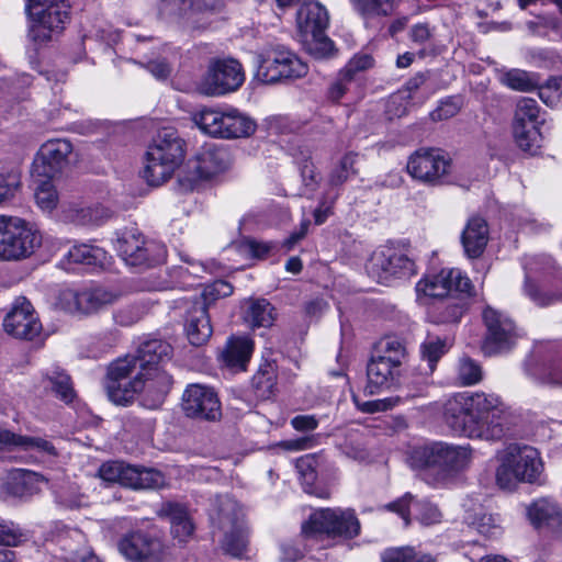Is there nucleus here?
Wrapping results in <instances>:
<instances>
[{"instance_id": "1", "label": "nucleus", "mask_w": 562, "mask_h": 562, "mask_svg": "<svg viewBox=\"0 0 562 562\" xmlns=\"http://www.w3.org/2000/svg\"><path fill=\"white\" fill-rule=\"evenodd\" d=\"M506 408L495 394L462 393L448 401L447 425L458 435L471 439L498 440L504 436Z\"/></svg>"}, {"instance_id": "2", "label": "nucleus", "mask_w": 562, "mask_h": 562, "mask_svg": "<svg viewBox=\"0 0 562 562\" xmlns=\"http://www.w3.org/2000/svg\"><path fill=\"white\" fill-rule=\"evenodd\" d=\"M474 460L470 445L432 441L415 447L407 459L409 467L419 472L430 485H445L468 471Z\"/></svg>"}, {"instance_id": "3", "label": "nucleus", "mask_w": 562, "mask_h": 562, "mask_svg": "<svg viewBox=\"0 0 562 562\" xmlns=\"http://www.w3.org/2000/svg\"><path fill=\"white\" fill-rule=\"evenodd\" d=\"M172 351L171 346L162 340L153 339L143 342L136 355H128L112 362L108 370L106 393L111 402L126 405L140 387L139 371L165 359Z\"/></svg>"}, {"instance_id": "4", "label": "nucleus", "mask_w": 562, "mask_h": 562, "mask_svg": "<svg viewBox=\"0 0 562 562\" xmlns=\"http://www.w3.org/2000/svg\"><path fill=\"white\" fill-rule=\"evenodd\" d=\"M496 483L503 490H515L520 483H541L543 462L537 449L512 443L497 454Z\"/></svg>"}, {"instance_id": "5", "label": "nucleus", "mask_w": 562, "mask_h": 562, "mask_svg": "<svg viewBox=\"0 0 562 562\" xmlns=\"http://www.w3.org/2000/svg\"><path fill=\"white\" fill-rule=\"evenodd\" d=\"M184 140L173 127H162L149 144L144 178L151 186H159L171 178L184 159Z\"/></svg>"}, {"instance_id": "6", "label": "nucleus", "mask_w": 562, "mask_h": 562, "mask_svg": "<svg viewBox=\"0 0 562 562\" xmlns=\"http://www.w3.org/2000/svg\"><path fill=\"white\" fill-rule=\"evenodd\" d=\"M524 294L537 306L562 302V270L546 255L530 256L524 263Z\"/></svg>"}, {"instance_id": "7", "label": "nucleus", "mask_w": 562, "mask_h": 562, "mask_svg": "<svg viewBox=\"0 0 562 562\" xmlns=\"http://www.w3.org/2000/svg\"><path fill=\"white\" fill-rule=\"evenodd\" d=\"M192 120L204 134L224 139L249 137L257 128L252 119L233 108H203Z\"/></svg>"}, {"instance_id": "8", "label": "nucleus", "mask_w": 562, "mask_h": 562, "mask_svg": "<svg viewBox=\"0 0 562 562\" xmlns=\"http://www.w3.org/2000/svg\"><path fill=\"white\" fill-rule=\"evenodd\" d=\"M329 14L325 5L317 0H303L295 13V27L301 40L308 45L317 57L333 52L334 44L326 35Z\"/></svg>"}, {"instance_id": "9", "label": "nucleus", "mask_w": 562, "mask_h": 562, "mask_svg": "<svg viewBox=\"0 0 562 562\" xmlns=\"http://www.w3.org/2000/svg\"><path fill=\"white\" fill-rule=\"evenodd\" d=\"M245 71L235 58H212L196 82L199 93L221 97L237 91L245 82Z\"/></svg>"}, {"instance_id": "10", "label": "nucleus", "mask_w": 562, "mask_h": 562, "mask_svg": "<svg viewBox=\"0 0 562 562\" xmlns=\"http://www.w3.org/2000/svg\"><path fill=\"white\" fill-rule=\"evenodd\" d=\"M452 161L440 148L422 147L407 159V173L419 183L430 187L441 186L451 173Z\"/></svg>"}, {"instance_id": "11", "label": "nucleus", "mask_w": 562, "mask_h": 562, "mask_svg": "<svg viewBox=\"0 0 562 562\" xmlns=\"http://www.w3.org/2000/svg\"><path fill=\"white\" fill-rule=\"evenodd\" d=\"M1 260H21L30 257L42 245L41 232L16 216L4 215Z\"/></svg>"}, {"instance_id": "12", "label": "nucleus", "mask_w": 562, "mask_h": 562, "mask_svg": "<svg viewBox=\"0 0 562 562\" xmlns=\"http://www.w3.org/2000/svg\"><path fill=\"white\" fill-rule=\"evenodd\" d=\"M256 64V78L263 83L302 78L308 70L305 63L283 47L271 48L257 55Z\"/></svg>"}, {"instance_id": "13", "label": "nucleus", "mask_w": 562, "mask_h": 562, "mask_svg": "<svg viewBox=\"0 0 562 562\" xmlns=\"http://www.w3.org/2000/svg\"><path fill=\"white\" fill-rule=\"evenodd\" d=\"M366 268L373 279L383 284L416 273L414 261L403 250L389 245L375 249Z\"/></svg>"}, {"instance_id": "14", "label": "nucleus", "mask_w": 562, "mask_h": 562, "mask_svg": "<svg viewBox=\"0 0 562 562\" xmlns=\"http://www.w3.org/2000/svg\"><path fill=\"white\" fill-rule=\"evenodd\" d=\"M416 294L419 302L427 299L454 297V295H472L471 280L459 269H442L436 274H429L416 284Z\"/></svg>"}, {"instance_id": "15", "label": "nucleus", "mask_w": 562, "mask_h": 562, "mask_svg": "<svg viewBox=\"0 0 562 562\" xmlns=\"http://www.w3.org/2000/svg\"><path fill=\"white\" fill-rule=\"evenodd\" d=\"M114 247L127 266H151L164 260L162 247L146 243L137 227H125L119 231Z\"/></svg>"}, {"instance_id": "16", "label": "nucleus", "mask_w": 562, "mask_h": 562, "mask_svg": "<svg viewBox=\"0 0 562 562\" xmlns=\"http://www.w3.org/2000/svg\"><path fill=\"white\" fill-rule=\"evenodd\" d=\"M538 102L531 98H519L513 120V133L517 145L525 151L535 153L540 146V125L543 123Z\"/></svg>"}, {"instance_id": "17", "label": "nucleus", "mask_w": 562, "mask_h": 562, "mask_svg": "<svg viewBox=\"0 0 562 562\" xmlns=\"http://www.w3.org/2000/svg\"><path fill=\"white\" fill-rule=\"evenodd\" d=\"M360 524L352 510L340 508H326L314 512L310 519L303 524L302 532L306 537L326 535L357 536Z\"/></svg>"}, {"instance_id": "18", "label": "nucleus", "mask_w": 562, "mask_h": 562, "mask_svg": "<svg viewBox=\"0 0 562 562\" xmlns=\"http://www.w3.org/2000/svg\"><path fill=\"white\" fill-rule=\"evenodd\" d=\"M482 317L486 326L482 350L486 356L507 351L516 344L518 335L513 321L508 316L491 306H486Z\"/></svg>"}, {"instance_id": "19", "label": "nucleus", "mask_w": 562, "mask_h": 562, "mask_svg": "<svg viewBox=\"0 0 562 562\" xmlns=\"http://www.w3.org/2000/svg\"><path fill=\"white\" fill-rule=\"evenodd\" d=\"M120 295L119 291L101 286L82 291L65 290L60 294V305L74 315H91L116 302Z\"/></svg>"}, {"instance_id": "20", "label": "nucleus", "mask_w": 562, "mask_h": 562, "mask_svg": "<svg viewBox=\"0 0 562 562\" xmlns=\"http://www.w3.org/2000/svg\"><path fill=\"white\" fill-rule=\"evenodd\" d=\"M72 149V144L66 138L48 139L40 147L33 160L32 176L55 178L68 166Z\"/></svg>"}, {"instance_id": "21", "label": "nucleus", "mask_w": 562, "mask_h": 562, "mask_svg": "<svg viewBox=\"0 0 562 562\" xmlns=\"http://www.w3.org/2000/svg\"><path fill=\"white\" fill-rule=\"evenodd\" d=\"M119 552L132 562H161L165 546L160 539L143 531L124 535L117 542Z\"/></svg>"}, {"instance_id": "22", "label": "nucleus", "mask_w": 562, "mask_h": 562, "mask_svg": "<svg viewBox=\"0 0 562 562\" xmlns=\"http://www.w3.org/2000/svg\"><path fill=\"white\" fill-rule=\"evenodd\" d=\"M169 360L170 358L155 364H149L148 368L139 371V382L142 385L138 392L143 393V404L148 408L159 407L170 391L172 384L171 376L162 369V364Z\"/></svg>"}, {"instance_id": "23", "label": "nucleus", "mask_w": 562, "mask_h": 562, "mask_svg": "<svg viewBox=\"0 0 562 562\" xmlns=\"http://www.w3.org/2000/svg\"><path fill=\"white\" fill-rule=\"evenodd\" d=\"M182 408L187 416L215 420L221 416V404L212 387L189 385L182 395Z\"/></svg>"}, {"instance_id": "24", "label": "nucleus", "mask_w": 562, "mask_h": 562, "mask_svg": "<svg viewBox=\"0 0 562 562\" xmlns=\"http://www.w3.org/2000/svg\"><path fill=\"white\" fill-rule=\"evenodd\" d=\"M3 326L10 335L29 340L35 338L42 328L32 304L25 297L16 299L13 308L4 318Z\"/></svg>"}, {"instance_id": "25", "label": "nucleus", "mask_w": 562, "mask_h": 562, "mask_svg": "<svg viewBox=\"0 0 562 562\" xmlns=\"http://www.w3.org/2000/svg\"><path fill=\"white\" fill-rule=\"evenodd\" d=\"M59 9L64 10L65 18L61 19L60 23H57L56 14L52 12L50 4L44 5V8L34 9V12H27L32 24L30 26V36L34 42L44 43L58 35L65 27V24L69 20L68 5L65 0L57 1Z\"/></svg>"}, {"instance_id": "26", "label": "nucleus", "mask_w": 562, "mask_h": 562, "mask_svg": "<svg viewBox=\"0 0 562 562\" xmlns=\"http://www.w3.org/2000/svg\"><path fill=\"white\" fill-rule=\"evenodd\" d=\"M389 510L397 513L407 526L411 519L419 520L424 525L438 522L440 513L438 508L425 499H416L407 493L400 499L386 505Z\"/></svg>"}, {"instance_id": "27", "label": "nucleus", "mask_w": 562, "mask_h": 562, "mask_svg": "<svg viewBox=\"0 0 562 562\" xmlns=\"http://www.w3.org/2000/svg\"><path fill=\"white\" fill-rule=\"evenodd\" d=\"M401 367L379 357L372 356L367 366L368 382L364 393L374 395L391 390L398 382Z\"/></svg>"}, {"instance_id": "28", "label": "nucleus", "mask_w": 562, "mask_h": 562, "mask_svg": "<svg viewBox=\"0 0 562 562\" xmlns=\"http://www.w3.org/2000/svg\"><path fill=\"white\" fill-rule=\"evenodd\" d=\"M527 516L536 529L559 532L562 528V510L560 506L549 497L533 501L527 507Z\"/></svg>"}, {"instance_id": "29", "label": "nucleus", "mask_w": 562, "mask_h": 562, "mask_svg": "<svg viewBox=\"0 0 562 562\" xmlns=\"http://www.w3.org/2000/svg\"><path fill=\"white\" fill-rule=\"evenodd\" d=\"M231 165V157L226 149L214 145L204 146L195 156L192 169L198 178L210 179Z\"/></svg>"}, {"instance_id": "30", "label": "nucleus", "mask_w": 562, "mask_h": 562, "mask_svg": "<svg viewBox=\"0 0 562 562\" xmlns=\"http://www.w3.org/2000/svg\"><path fill=\"white\" fill-rule=\"evenodd\" d=\"M213 328L210 322L206 306L199 300L193 303L186 319V334L193 346L204 345L212 336Z\"/></svg>"}, {"instance_id": "31", "label": "nucleus", "mask_w": 562, "mask_h": 562, "mask_svg": "<svg viewBox=\"0 0 562 562\" xmlns=\"http://www.w3.org/2000/svg\"><path fill=\"white\" fill-rule=\"evenodd\" d=\"M210 518L212 525L223 532L246 524L241 507L235 499L228 496L217 497L210 514Z\"/></svg>"}, {"instance_id": "32", "label": "nucleus", "mask_w": 562, "mask_h": 562, "mask_svg": "<svg viewBox=\"0 0 562 562\" xmlns=\"http://www.w3.org/2000/svg\"><path fill=\"white\" fill-rule=\"evenodd\" d=\"M45 484V477L37 472L13 469L8 474L7 490L14 496L24 497L40 492Z\"/></svg>"}, {"instance_id": "33", "label": "nucleus", "mask_w": 562, "mask_h": 562, "mask_svg": "<svg viewBox=\"0 0 562 562\" xmlns=\"http://www.w3.org/2000/svg\"><path fill=\"white\" fill-rule=\"evenodd\" d=\"M252 351L254 341L248 336H232L228 338L221 358L226 367L243 371Z\"/></svg>"}, {"instance_id": "34", "label": "nucleus", "mask_w": 562, "mask_h": 562, "mask_svg": "<svg viewBox=\"0 0 562 562\" xmlns=\"http://www.w3.org/2000/svg\"><path fill=\"white\" fill-rule=\"evenodd\" d=\"M158 515L169 519L171 533L180 542H187L193 535L194 524L183 506L176 503H165L161 505Z\"/></svg>"}, {"instance_id": "35", "label": "nucleus", "mask_w": 562, "mask_h": 562, "mask_svg": "<svg viewBox=\"0 0 562 562\" xmlns=\"http://www.w3.org/2000/svg\"><path fill=\"white\" fill-rule=\"evenodd\" d=\"M461 240L468 257H480L488 241V228L486 222L482 217L470 218L463 229Z\"/></svg>"}, {"instance_id": "36", "label": "nucleus", "mask_w": 562, "mask_h": 562, "mask_svg": "<svg viewBox=\"0 0 562 562\" xmlns=\"http://www.w3.org/2000/svg\"><path fill=\"white\" fill-rule=\"evenodd\" d=\"M243 310V318L252 329L270 327L276 321V310L266 299H249Z\"/></svg>"}, {"instance_id": "37", "label": "nucleus", "mask_w": 562, "mask_h": 562, "mask_svg": "<svg viewBox=\"0 0 562 562\" xmlns=\"http://www.w3.org/2000/svg\"><path fill=\"white\" fill-rule=\"evenodd\" d=\"M64 220L78 226L99 225L110 216L101 205L83 206L72 204L63 211Z\"/></svg>"}, {"instance_id": "38", "label": "nucleus", "mask_w": 562, "mask_h": 562, "mask_svg": "<svg viewBox=\"0 0 562 562\" xmlns=\"http://www.w3.org/2000/svg\"><path fill=\"white\" fill-rule=\"evenodd\" d=\"M353 10L363 19L386 18L394 13L402 0H349Z\"/></svg>"}, {"instance_id": "39", "label": "nucleus", "mask_w": 562, "mask_h": 562, "mask_svg": "<svg viewBox=\"0 0 562 562\" xmlns=\"http://www.w3.org/2000/svg\"><path fill=\"white\" fill-rule=\"evenodd\" d=\"M249 546V530L246 524L224 531L223 550L234 558H245Z\"/></svg>"}, {"instance_id": "40", "label": "nucleus", "mask_w": 562, "mask_h": 562, "mask_svg": "<svg viewBox=\"0 0 562 562\" xmlns=\"http://www.w3.org/2000/svg\"><path fill=\"white\" fill-rule=\"evenodd\" d=\"M126 486L134 490L157 488L165 484V476L155 469L133 467L127 470Z\"/></svg>"}, {"instance_id": "41", "label": "nucleus", "mask_w": 562, "mask_h": 562, "mask_svg": "<svg viewBox=\"0 0 562 562\" xmlns=\"http://www.w3.org/2000/svg\"><path fill=\"white\" fill-rule=\"evenodd\" d=\"M67 257L74 263L101 267L106 263L108 259L104 249L87 244L75 245L69 249Z\"/></svg>"}, {"instance_id": "42", "label": "nucleus", "mask_w": 562, "mask_h": 562, "mask_svg": "<svg viewBox=\"0 0 562 562\" xmlns=\"http://www.w3.org/2000/svg\"><path fill=\"white\" fill-rule=\"evenodd\" d=\"M452 341L449 338H440L428 334L420 346V353L424 361H427L429 372L436 368L439 359L450 349Z\"/></svg>"}, {"instance_id": "43", "label": "nucleus", "mask_w": 562, "mask_h": 562, "mask_svg": "<svg viewBox=\"0 0 562 562\" xmlns=\"http://www.w3.org/2000/svg\"><path fill=\"white\" fill-rule=\"evenodd\" d=\"M362 83L361 78H355L349 74H345L341 69L336 78V80L330 85L328 89V97L333 101H339L348 94H353L355 97L360 95V87Z\"/></svg>"}, {"instance_id": "44", "label": "nucleus", "mask_w": 562, "mask_h": 562, "mask_svg": "<svg viewBox=\"0 0 562 562\" xmlns=\"http://www.w3.org/2000/svg\"><path fill=\"white\" fill-rule=\"evenodd\" d=\"M14 449L34 451L43 457H56L55 446L44 437L26 436L14 432Z\"/></svg>"}, {"instance_id": "45", "label": "nucleus", "mask_w": 562, "mask_h": 562, "mask_svg": "<svg viewBox=\"0 0 562 562\" xmlns=\"http://www.w3.org/2000/svg\"><path fill=\"white\" fill-rule=\"evenodd\" d=\"M375 356L402 367L406 358V348L398 338L385 337L379 341Z\"/></svg>"}, {"instance_id": "46", "label": "nucleus", "mask_w": 562, "mask_h": 562, "mask_svg": "<svg viewBox=\"0 0 562 562\" xmlns=\"http://www.w3.org/2000/svg\"><path fill=\"white\" fill-rule=\"evenodd\" d=\"M358 159V154H345L338 164L334 167L329 176V184L337 187L345 183L348 179L357 173L355 165Z\"/></svg>"}, {"instance_id": "47", "label": "nucleus", "mask_w": 562, "mask_h": 562, "mask_svg": "<svg viewBox=\"0 0 562 562\" xmlns=\"http://www.w3.org/2000/svg\"><path fill=\"white\" fill-rule=\"evenodd\" d=\"M56 501L66 508L76 509L89 504V498L79 487L71 483L60 486L56 492Z\"/></svg>"}, {"instance_id": "48", "label": "nucleus", "mask_w": 562, "mask_h": 562, "mask_svg": "<svg viewBox=\"0 0 562 562\" xmlns=\"http://www.w3.org/2000/svg\"><path fill=\"white\" fill-rule=\"evenodd\" d=\"M37 182L35 189L36 203L43 211L50 212L58 203L57 191L52 183V179L37 178Z\"/></svg>"}, {"instance_id": "49", "label": "nucleus", "mask_w": 562, "mask_h": 562, "mask_svg": "<svg viewBox=\"0 0 562 562\" xmlns=\"http://www.w3.org/2000/svg\"><path fill=\"white\" fill-rule=\"evenodd\" d=\"M499 81L518 91H530L537 87V82L531 79L528 72L520 69H510L499 75Z\"/></svg>"}, {"instance_id": "50", "label": "nucleus", "mask_w": 562, "mask_h": 562, "mask_svg": "<svg viewBox=\"0 0 562 562\" xmlns=\"http://www.w3.org/2000/svg\"><path fill=\"white\" fill-rule=\"evenodd\" d=\"M132 465L125 464L121 461H109L103 463L99 469L100 477L109 483H119L126 486L125 477H130L127 470H131Z\"/></svg>"}, {"instance_id": "51", "label": "nucleus", "mask_w": 562, "mask_h": 562, "mask_svg": "<svg viewBox=\"0 0 562 562\" xmlns=\"http://www.w3.org/2000/svg\"><path fill=\"white\" fill-rule=\"evenodd\" d=\"M382 562H435L430 555L417 557L413 548L389 549L382 554Z\"/></svg>"}, {"instance_id": "52", "label": "nucleus", "mask_w": 562, "mask_h": 562, "mask_svg": "<svg viewBox=\"0 0 562 562\" xmlns=\"http://www.w3.org/2000/svg\"><path fill=\"white\" fill-rule=\"evenodd\" d=\"M458 379L462 385H472L482 380L481 367L470 358H461L458 366Z\"/></svg>"}, {"instance_id": "53", "label": "nucleus", "mask_w": 562, "mask_h": 562, "mask_svg": "<svg viewBox=\"0 0 562 562\" xmlns=\"http://www.w3.org/2000/svg\"><path fill=\"white\" fill-rule=\"evenodd\" d=\"M25 540V533L11 520L0 519V546L15 547Z\"/></svg>"}, {"instance_id": "54", "label": "nucleus", "mask_w": 562, "mask_h": 562, "mask_svg": "<svg viewBox=\"0 0 562 562\" xmlns=\"http://www.w3.org/2000/svg\"><path fill=\"white\" fill-rule=\"evenodd\" d=\"M414 102L409 99V94H407L405 91H397L396 93H393L387 102L385 108V113L387 114L389 119L394 117H402L408 112V108Z\"/></svg>"}, {"instance_id": "55", "label": "nucleus", "mask_w": 562, "mask_h": 562, "mask_svg": "<svg viewBox=\"0 0 562 562\" xmlns=\"http://www.w3.org/2000/svg\"><path fill=\"white\" fill-rule=\"evenodd\" d=\"M52 383L53 390L66 403H69L75 397V392L70 382V378L63 371H54L48 376Z\"/></svg>"}, {"instance_id": "56", "label": "nucleus", "mask_w": 562, "mask_h": 562, "mask_svg": "<svg viewBox=\"0 0 562 562\" xmlns=\"http://www.w3.org/2000/svg\"><path fill=\"white\" fill-rule=\"evenodd\" d=\"M539 97L550 106L562 103V77L548 80V82L540 88Z\"/></svg>"}, {"instance_id": "57", "label": "nucleus", "mask_w": 562, "mask_h": 562, "mask_svg": "<svg viewBox=\"0 0 562 562\" xmlns=\"http://www.w3.org/2000/svg\"><path fill=\"white\" fill-rule=\"evenodd\" d=\"M20 186V176L15 171L0 172V204L11 200Z\"/></svg>"}, {"instance_id": "58", "label": "nucleus", "mask_w": 562, "mask_h": 562, "mask_svg": "<svg viewBox=\"0 0 562 562\" xmlns=\"http://www.w3.org/2000/svg\"><path fill=\"white\" fill-rule=\"evenodd\" d=\"M373 66V58L369 54L355 55L347 65L342 68L345 74H349L355 78H361V72L368 70Z\"/></svg>"}, {"instance_id": "59", "label": "nucleus", "mask_w": 562, "mask_h": 562, "mask_svg": "<svg viewBox=\"0 0 562 562\" xmlns=\"http://www.w3.org/2000/svg\"><path fill=\"white\" fill-rule=\"evenodd\" d=\"M467 305L463 300L447 304L442 312L438 315L436 322L438 323H458L463 316Z\"/></svg>"}, {"instance_id": "60", "label": "nucleus", "mask_w": 562, "mask_h": 562, "mask_svg": "<svg viewBox=\"0 0 562 562\" xmlns=\"http://www.w3.org/2000/svg\"><path fill=\"white\" fill-rule=\"evenodd\" d=\"M459 110V100L456 98H448L440 102V104L430 113V116L434 121L448 120L457 115Z\"/></svg>"}, {"instance_id": "61", "label": "nucleus", "mask_w": 562, "mask_h": 562, "mask_svg": "<svg viewBox=\"0 0 562 562\" xmlns=\"http://www.w3.org/2000/svg\"><path fill=\"white\" fill-rule=\"evenodd\" d=\"M321 435H308L295 439L284 440L280 446L289 451H302L316 447L319 443Z\"/></svg>"}, {"instance_id": "62", "label": "nucleus", "mask_w": 562, "mask_h": 562, "mask_svg": "<svg viewBox=\"0 0 562 562\" xmlns=\"http://www.w3.org/2000/svg\"><path fill=\"white\" fill-rule=\"evenodd\" d=\"M357 407L363 413H376L384 412L391 408L395 401L393 398L373 400L360 402L357 397H353Z\"/></svg>"}, {"instance_id": "63", "label": "nucleus", "mask_w": 562, "mask_h": 562, "mask_svg": "<svg viewBox=\"0 0 562 562\" xmlns=\"http://www.w3.org/2000/svg\"><path fill=\"white\" fill-rule=\"evenodd\" d=\"M292 428L299 432H311L319 425V419L315 415H296L291 418Z\"/></svg>"}, {"instance_id": "64", "label": "nucleus", "mask_w": 562, "mask_h": 562, "mask_svg": "<svg viewBox=\"0 0 562 562\" xmlns=\"http://www.w3.org/2000/svg\"><path fill=\"white\" fill-rule=\"evenodd\" d=\"M471 524L479 533L487 537L495 535L497 529L496 520L491 514H481Z\"/></svg>"}]
</instances>
